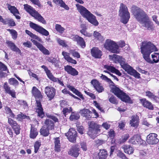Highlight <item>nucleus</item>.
<instances>
[{"label":"nucleus","mask_w":159,"mask_h":159,"mask_svg":"<svg viewBox=\"0 0 159 159\" xmlns=\"http://www.w3.org/2000/svg\"><path fill=\"white\" fill-rule=\"evenodd\" d=\"M140 49L143 58L147 62L150 64H153L154 63H157L159 61V53L154 52L151 55L153 61L150 57V54L152 52L157 51L155 46L151 42H143Z\"/></svg>","instance_id":"nucleus-1"},{"label":"nucleus","mask_w":159,"mask_h":159,"mask_svg":"<svg viewBox=\"0 0 159 159\" xmlns=\"http://www.w3.org/2000/svg\"><path fill=\"white\" fill-rule=\"evenodd\" d=\"M132 11L136 18L139 22L141 26L145 29L153 30L155 27L145 13L142 9L135 6H133Z\"/></svg>","instance_id":"nucleus-2"},{"label":"nucleus","mask_w":159,"mask_h":159,"mask_svg":"<svg viewBox=\"0 0 159 159\" xmlns=\"http://www.w3.org/2000/svg\"><path fill=\"white\" fill-rule=\"evenodd\" d=\"M109 57L110 58L112 59L115 63H119L121 67L129 74L136 78L139 79L140 78V74L126 63L125 59L122 57L115 54L109 55Z\"/></svg>","instance_id":"nucleus-3"},{"label":"nucleus","mask_w":159,"mask_h":159,"mask_svg":"<svg viewBox=\"0 0 159 159\" xmlns=\"http://www.w3.org/2000/svg\"><path fill=\"white\" fill-rule=\"evenodd\" d=\"M76 6L77 10L83 16L86 18L92 24L95 26L98 25V22L96 19L95 16L85 7L79 4H77Z\"/></svg>","instance_id":"nucleus-4"},{"label":"nucleus","mask_w":159,"mask_h":159,"mask_svg":"<svg viewBox=\"0 0 159 159\" xmlns=\"http://www.w3.org/2000/svg\"><path fill=\"white\" fill-rule=\"evenodd\" d=\"M119 15L121 17V21L126 24L129 21L130 15L127 7L122 3L120 5Z\"/></svg>","instance_id":"nucleus-5"},{"label":"nucleus","mask_w":159,"mask_h":159,"mask_svg":"<svg viewBox=\"0 0 159 159\" xmlns=\"http://www.w3.org/2000/svg\"><path fill=\"white\" fill-rule=\"evenodd\" d=\"M101 126L96 124L94 121H91L89 124L88 134L92 139H94L100 132Z\"/></svg>","instance_id":"nucleus-6"},{"label":"nucleus","mask_w":159,"mask_h":159,"mask_svg":"<svg viewBox=\"0 0 159 159\" xmlns=\"http://www.w3.org/2000/svg\"><path fill=\"white\" fill-rule=\"evenodd\" d=\"M24 7L25 9L38 21L43 24L46 23L44 18L31 6L28 4H25Z\"/></svg>","instance_id":"nucleus-7"},{"label":"nucleus","mask_w":159,"mask_h":159,"mask_svg":"<svg viewBox=\"0 0 159 159\" xmlns=\"http://www.w3.org/2000/svg\"><path fill=\"white\" fill-rule=\"evenodd\" d=\"M111 90L112 92L122 101L125 102H130L129 97L118 88L115 87L112 89Z\"/></svg>","instance_id":"nucleus-8"},{"label":"nucleus","mask_w":159,"mask_h":159,"mask_svg":"<svg viewBox=\"0 0 159 159\" xmlns=\"http://www.w3.org/2000/svg\"><path fill=\"white\" fill-rule=\"evenodd\" d=\"M104 46L106 49L112 53H118L119 52V46L112 40H106Z\"/></svg>","instance_id":"nucleus-9"},{"label":"nucleus","mask_w":159,"mask_h":159,"mask_svg":"<svg viewBox=\"0 0 159 159\" xmlns=\"http://www.w3.org/2000/svg\"><path fill=\"white\" fill-rule=\"evenodd\" d=\"M46 115L48 118L45 121V125L48 129L52 130L54 129V123L58 121V119L54 116Z\"/></svg>","instance_id":"nucleus-10"},{"label":"nucleus","mask_w":159,"mask_h":159,"mask_svg":"<svg viewBox=\"0 0 159 159\" xmlns=\"http://www.w3.org/2000/svg\"><path fill=\"white\" fill-rule=\"evenodd\" d=\"M30 26L31 28L43 35L47 36L49 34V33L47 30L37 24L31 22Z\"/></svg>","instance_id":"nucleus-11"},{"label":"nucleus","mask_w":159,"mask_h":159,"mask_svg":"<svg viewBox=\"0 0 159 159\" xmlns=\"http://www.w3.org/2000/svg\"><path fill=\"white\" fill-rule=\"evenodd\" d=\"M157 134L155 133H150L147 137V142L150 144H155L157 143L159 140L157 138Z\"/></svg>","instance_id":"nucleus-12"},{"label":"nucleus","mask_w":159,"mask_h":159,"mask_svg":"<svg viewBox=\"0 0 159 159\" xmlns=\"http://www.w3.org/2000/svg\"><path fill=\"white\" fill-rule=\"evenodd\" d=\"M65 135L70 142H74L75 141L77 132L73 128L70 129L68 132L66 133Z\"/></svg>","instance_id":"nucleus-13"},{"label":"nucleus","mask_w":159,"mask_h":159,"mask_svg":"<svg viewBox=\"0 0 159 159\" xmlns=\"http://www.w3.org/2000/svg\"><path fill=\"white\" fill-rule=\"evenodd\" d=\"M45 92L47 97L49 98L50 100L54 98L56 94L55 89L52 86L46 87L45 88Z\"/></svg>","instance_id":"nucleus-14"},{"label":"nucleus","mask_w":159,"mask_h":159,"mask_svg":"<svg viewBox=\"0 0 159 159\" xmlns=\"http://www.w3.org/2000/svg\"><path fill=\"white\" fill-rule=\"evenodd\" d=\"M31 41L44 54L48 55L50 54L49 51L44 47L41 44L34 39H31Z\"/></svg>","instance_id":"nucleus-15"},{"label":"nucleus","mask_w":159,"mask_h":159,"mask_svg":"<svg viewBox=\"0 0 159 159\" xmlns=\"http://www.w3.org/2000/svg\"><path fill=\"white\" fill-rule=\"evenodd\" d=\"M91 83L98 93H101L104 91L103 87L101 85L100 83L97 80H93L91 81Z\"/></svg>","instance_id":"nucleus-16"},{"label":"nucleus","mask_w":159,"mask_h":159,"mask_svg":"<svg viewBox=\"0 0 159 159\" xmlns=\"http://www.w3.org/2000/svg\"><path fill=\"white\" fill-rule=\"evenodd\" d=\"M68 153L70 155L77 157L80 154V149L78 146H73L68 152Z\"/></svg>","instance_id":"nucleus-17"},{"label":"nucleus","mask_w":159,"mask_h":159,"mask_svg":"<svg viewBox=\"0 0 159 159\" xmlns=\"http://www.w3.org/2000/svg\"><path fill=\"white\" fill-rule=\"evenodd\" d=\"M7 6L8 10L10 11V12L15 16L16 19H20V16L17 15V14H19V12L16 7L15 6H11V5L8 3L7 4Z\"/></svg>","instance_id":"nucleus-18"},{"label":"nucleus","mask_w":159,"mask_h":159,"mask_svg":"<svg viewBox=\"0 0 159 159\" xmlns=\"http://www.w3.org/2000/svg\"><path fill=\"white\" fill-rule=\"evenodd\" d=\"M64 69L68 74L72 76L77 75L78 74V71L71 66L67 65L65 66Z\"/></svg>","instance_id":"nucleus-19"},{"label":"nucleus","mask_w":159,"mask_h":159,"mask_svg":"<svg viewBox=\"0 0 159 159\" xmlns=\"http://www.w3.org/2000/svg\"><path fill=\"white\" fill-rule=\"evenodd\" d=\"M73 40L76 41L77 43L82 48L85 47V44L84 39L77 35H74L72 38Z\"/></svg>","instance_id":"nucleus-20"},{"label":"nucleus","mask_w":159,"mask_h":159,"mask_svg":"<svg viewBox=\"0 0 159 159\" xmlns=\"http://www.w3.org/2000/svg\"><path fill=\"white\" fill-rule=\"evenodd\" d=\"M91 53L95 58H100L102 55V52L97 47H94L91 49Z\"/></svg>","instance_id":"nucleus-21"},{"label":"nucleus","mask_w":159,"mask_h":159,"mask_svg":"<svg viewBox=\"0 0 159 159\" xmlns=\"http://www.w3.org/2000/svg\"><path fill=\"white\" fill-rule=\"evenodd\" d=\"M37 107L36 108V112L38 113V116L42 118L44 115L43 111V108L42 107L41 103L36 101Z\"/></svg>","instance_id":"nucleus-22"},{"label":"nucleus","mask_w":159,"mask_h":159,"mask_svg":"<svg viewBox=\"0 0 159 159\" xmlns=\"http://www.w3.org/2000/svg\"><path fill=\"white\" fill-rule=\"evenodd\" d=\"M6 43L8 47H9L11 50L18 53H21L20 50L16 46L13 42L11 41H7Z\"/></svg>","instance_id":"nucleus-23"},{"label":"nucleus","mask_w":159,"mask_h":159,"mask_svg":"<svg viewBox=\"0 0 159 159\" xmlns=\"http://www.w3.org/2000/svg\"><path fill=\"white\" fill-rule=\"evenodd\" d=\"M4 88L6 93L9 94L12 97L16 98V92L14 90H11L7 82H5L4 85Z\"/></svg>","instance_id":"nucleus-24"},{"label":"nucleus","mask_w":159,"mask_h":159,"mask_svg":"<svg viewBox=\"0 0 159 159\" xmlns=\"http://www.w3.org/2000/svg\"><path fill=\"white\" fill-rule=\"evenodd\" d=\"M131 119L130 123V126L135 128L137 127L139 124L138 116L137 115H134L132 116Z\"/></svg>","instance_id":"nucleus-25"},{"label":"nucleus","mask_w":159,"mask_h":159,"mask_svg":"<svg viewBox=\"0 0 159 159\" xmlns=\"http://www.w3.org/2000/svg\"><path fill=\"white\" fill-rule=\"evenodd\" d=\"M104 68L107 69L109 71H111L113 73H116L119 76L121 75V73L119 70L116 69L115 67L111 66L105 65L104 66Z\"/></svg>","instance_id":"nucleus-26"},{"label":"nucleus","mask_w":159,"mask_h":159,"mask_svg":"<svg viewBox=\"0 0 159 159\" xmlns=\"http://www.w3.org/2000/svg\"><path fill=\"white\" fill-rule=\"evenodd\" d=\"M62 54L64 56V58L67 61L74 64H76V61L70 57L69 53L65 51H63L62 52Z\"/></svg>","instance_id":"nucleus-27"},{"label":"nucleus","mask_w":159,"mask_h":159,"mask_svg":"<svg viewBox=\"0 0 159 159\" xmlns=\"http://www.w3.org/2000/svg\"><path fill=\"white\" fill-rule=\"evenodd\" d=\"M32 92L36 99H40L42 98L43 96L41 92L36 87L34 86L33 87Z\"/></svg>","instance_id":"nucleus-28"},{"label":"nucleus","mask_w":159,"mask_h":159,"mask_svg":"<svg viewBox=\"0 0 159 159\" xmlns=\"http://www.w3.org/2000/svg\"><path fill=\"white\" fill-rule=\"evenodd\" d=\"M80 113L83 116L85 117L87 119H89L91 117V112L87 109H84L80 110Z\"/></svg>","instance_id":"nucleus-29"},{"label":"nucleus","mask_w":159,"mask_h":159,"mask_svg":"<svg viewBox=\"0 0 159 159\" xmlns=\"http://www.w3.org/2000/svg\"><path fill=\"white\" fill-rule=\"evenodd\" d=\"M54 143L55 151L57 152H60L61 151V144L59 137L54 139Z\"/></svg>","instance_id":"nucleus-30"},{"label":"nucleus","mask_w":159,"mask_h":159,"mask_svg":"<svg viewBox=\"0 0 159 159\" xmlns=\"http://www.w3.org/2000/svg\"><path fill=\"white\" fill-rule=\"evenodd\" d=\"M125 153L128 154H131L134 152V149L129 145H125L122 147Z\"/></svg>","instance_id":"nucleus-31"},{"label":"nucleus","mask_w":159,"mask_h":159,"mask_svg":"<svg viewBox=\"0 0 159 159\" xmlns=\"http://www.w3.org/2000/svg\"><path fill=\"white\" fill-rule=\"evenodd\" d=\"M38 134V132L37 129L34 127L31 126L30 129V137L32 139H35Z\"/></svg>","instance_id":"nucleus-32"},{"label":"nucleus","mask_w":159,"mask_h":159,"mask_svg":"<svg viewBox=\"0 0 159 159\" xmlns=\"http://www.w3.org/2000/svg\"><path fill=\"white\" fill-rule=\"evenodd\" d=\"M53 2L57 4H59L60 6L64 8L66 10H68L69 7L68 6L66 5L62 0H53Z\"/></svg>","instance_id":"nucleus-33"},{"label":"nucleus","mask_w":159,"mask_h":159,"mask_svg":"<svg viewBox=\"0 0 159 159\" xmlns=\"http://www.w3.org/2000/svg\"><path fill=\"white\" fill-rule=\"evenodd\" d=\"M98 156L99 159H106L107 156V151L105 149L100 150Z\"/></svg>","instance_id":"nucleus-34"},{"label":"nucleus","mask_w":159,"mask_h":159,"mask_svg":"<svg viewBox=\"0 0 159 159\" xmlns=\"http://www.w3.org/2000/svg\"><path fill=\"white\" fill-rule=\"evenodd\" d=\"M49 130H50L47 128L43 127L40 129V133L41 135L46 137L48 136L50 134Z\"/></svg>","instance_id":"nucleus-35"},{"label":"nucleus","mask_w":159,"mask_h":159,"mask_svg":"<svg viewBox=\"0 0 159 159\" xmlns=\"http://www.w3.org/2000/svg\"><path fill=\"white\" fill-rule=\"evenodd\" d=\"M80 117V116L78 112H72L70 117V119L71 120L75 121L78 120Z\"/></svg>","instance_id":"nucleus-36"},{"label":"nucleus","mask_w":159,"mask_h":159,"mask_svg":"<svg viewBox=\"0 0 159 159\" xmlns=\"http://www.w3.org/2000/svg\"><path fill=\"white\" fill-rule=\"evenodd\" d=\"M146 95L149 98L152 100L157 102L159 99L156 96L154 95L150 91H147L146 92Z\"/></svg>","instance_id":"nucleus-37"},{"label":"nucleus","mask_w":159,"mask_h":159,"mask_svg":"<svg viewBox=\"0 0 159 159\" xmlns=\"http://www.w3.org/2000/svg\"><path fill=\"white\" fill-rule=\"evenodd\" d=\"M140 138V137L138 135H135L131 138L129 140L130 143L134 144L138 143Z\"/></svg>","instance_id":"nucleus-38"},{"label":"nucleus","mask_w":159,"mask_h":159,"mask_svg":"<svg viewBox=\"0 0 159 159\" xmlns=\"http://www.w3.org/2000/svg\"><path fill=\"white\" fill-rule=\"evenodd\" d=\"M52 81L54 82H57L58 84H60L62 86H64V84L63 83V82L61 81L58 78H56L54 77L53 75L51 76L49 78Z\"/></svg>","instance_id":"nucleus-39"},{"label":"nucleus","mask_w":159,"mask_h":159,"mask_svg":"<svg viewBox=\"0 0 159 159\" xmlns=\"http://www.w3.org/2000/svg\"><path fill=\"white\" fill-rule=\"evenodd\" d=\"M7 66L4 64H2L0 66V77L2 78L4 76L5 74L2 72V70L4 71L7 70Z\"/></svg>","instance_id":"nucleus-40"},{"label":"nucleus","mask_w":159,"mask_h":159,"mask_svg":"<svg viewBox=\"0 0 159 159\" xmlns=\"http://www.w3.org/2000/svg\"><path fill=\"white\" fill-rule=\"evenodd\" d=\"M143 105L144 107L150 110H153V108L152 103L146 100H145L143 102Z\"/></svg>","instance_id":"nucleus-41"},{"label":"nucleus","mask_w":159,"mask_h":159,"mask_svg":"<svg viewBox=\"0 0 159 159\" xmlns=\"http://www.w3.org/2000/svg\"><path fill=\"white\" fill-rule=\"evenodd\" d=\"M55 28L57 32L61 34L63 33L65 30L64 28L62 27L61 25L58 24L55 25Z\"/></svg>","instance_id":"nucleus-42"},{"label":"nucleus","mask_w":159,"mask_h":159,"mask_svg":"<svg viewBox=\"0 0 159 159\" xmlns=\"http://www.w3.org/2000/svg\"><path fill=\"white\" fill-rule=\"evenodd\" d=\"M101 78L103 80H104L107 82H108L109 84H110L111 85H114L115 84L111 80L108 78L107 76L102 74L101 76Z\"/></svg>","instance_id":"nucleus-43"},{"label":"nucleus","mask_w":159,"mask_h":159,"mask_svg":"<svg viewBox=\"0 0 159 159\" xmlns=\"http://www.w3.org/2000/svg\"><path fill=\"white\" fill-rule=\"evenodd\" d=\"M7 30L11 34L13 39L14 40L16 39L17 36V34L16 31L15 30L12 29H7Z\"/></svg>","instance_id":"nucleus-44"},{"label":"nucleus","mask_w":159,"mask_h":159,"mask_svg":"<svg viewBox=\"0 0 159 159\" xmlns=\"http://www.w3.org/2000/svg\"><path fill=\"white\" fill-rule=\"evenodd\" d=\"M94 36L99 40H102L103 39V37L98 32L95 31L93 33Z\"/></svg>","instance_id":"nucleus-45"},{"label":"nucleus","mask_w":159,"mask_h":159,"mask_svg":"<svg viewBox=\"0 0 159 159\" xmlns=\"http://www.w3.org/2000/svg\"><path fill=\"white\" fill-rule=\"evenodd\" d=\"M41 67L44 69V71H45L48 77L49 78L52 75V73L51 72L50 70H49L48 68L45 66L43 65L41 66Z\"/></svg>","instance_id":"nucleus-46"},{"label":"nucleus","mask_w":159,"mask_h":159,"mask_svg":"<svg viewBox=\"0 0 159 159\" xmlns=\"http://www.w3.org/2000/svg\"><path fill=\"white\" fill-rule=\"evenodd\" d=\"M8 122L11 126L12 128L14 127H15L16 125H18L16 121L10 118H8Z\"/></svg>","instance_id":"nucleus-47"},{"label":"nucleus","mask_w":159,"mask_h":159,"mask_svg":"<svg viewBox=\"0 0 159 159\" xmlns=\"http://www.w3.org/2000/svg\"><path fill=\"white\" fill-rule=\"evenodd\" d=\"M9 83L10 84L13 85H16L19 84L18 82L14 78L9 79Z\"/></svg>","instance_id":"nucleus-48"},{"label":"nucleus","mask_w":159,"mask_h":159,"mask_svg":"<svg viewBox=\"0 0 159 159\" xmlns=\"http://www.w3.org/2000/svg\"><path fill=\"white\" fill-rule=\"evenodd\" d=\"M57 40L58 43L62 46L63 47H66L67 46L65 40H62L60 38H57Z\"/></svg>","instance_id":"nucleus-49"},{"label":"nucleus","mask_w":159,"mask_h":159,"mask_svg":"<svg viewBox=\"0 0 159 159\" xmlns=\"http://www.w3.org/2000/svg\"><path fill=\"white\" fill-rule=\"evenodd\" d=\"M41 145V142L39 141H36L34 145V151L35 153H36L39 150V147Z\"/></svg>","instance_id":"nucleus-50"},{"label":"nucleus","mask_w":159,"mask_h":159,"mask_svg":"<svg viewBox=\"0 0 159 159\" xmlns=\"http://www.w3.org/2000/svg\"><path fill=\"white\" fill-rule=\"evenodd\" d=\"M12 128L14 131L16 135H18L20 133V126L19 125H17L15 127H14Z\"/></svg>","instance_id":"nucleus-51"},{"label":"nucleus","mask_w":159,"mask_h":159,"mask_svg":"<svg viewBox=\"0 0 159 159\" xmlns=\"http://www.w3.org/2000/svg\"><path fill=\"white\" fill-rule=\"evenodd\" d=\"M7 24H8L11 26H15L16 25L15 22L14 20L9 18H7Z\"/></svg>","instance_id":"nucleus-52"},{"label":"nucleus","mask_w":159,"mask_h":159,"mask_svg":"<svg viewBox=\"0 0 159 159\" xmlns=\"http://www.w3.org/2000/svg\"><path fill=\"white\" fill-rule=\"evenodd\" d=\"M72 111L71 107L64 108L63 109L62 112L63 114L66 116V115H67Z\"/></svg>","instance_id":"nucleus-53"},{"label":"nucleus","mask_w":159,"mask_h":159,"mask_svg":"<svg viewBox=\"0 0 159 159\" xmlns=\"http://www.w3.org/2000/svg\"><path fill=\"white\" fill-rule=\"evenodd\" d=\"M7 131L10 135V136L11 138L13 137V132L11 128L9 126H7L6 128Z\"/></svg>","instance_id":"nucleus-54"},{"label":"nucleus","mask_w":159,"mask_h":159,"mask_svg":"<svg viewBox=\"0 0 159 159\" xmlns=\"http://www.w3.org/2000/svg\"><path fill=\"white\" fill-rule=\"evenodd\" d=\"M70 53L74 57H76L77 58H80V54L77 52H76L75 51H72L70 52Z\"/></svg>","instance_id":"nucleus-55"},{"label":"nucleus","mask_w":159,"mask_h":159,"mask_svg":"<svg viewBox=\"0 0 159 159\" xmlns=\"http://www.w3.org/2000/svg\"><path fill=\"white\" fill-rule=\"evenodd\" d=\"M109 101L111 103L113 104H116L118 102L116 98L113 96L110 98Z\"/></svg>","instance_id":"nucleus-56"},{"label":"nucleus","mask_w":159,"mask_h":159,"mask_svg":"<svg viewBox=\"0 0 159 159\" xmlns=\"http://www.w3.org/2000/svg\"><path fill=\"white\" fill-rule=\"evenodd\" d=\"M93 104L97 108H98L101 111H103L102 108L100 107V106L99 104L96 101H95L93 102Z\"/></svg>","instance_id":"nucleus-57"},{"label":"nucleus","mask_w":159,"mask_h":159,"mask_svg":"<svg viewBox=\"0 0 159 159\" xmlns=\"http://www.w3.org/2000/svg\"><path fill=\"white\" fill-rule=\"evenodd\" d=\"M23 45L24 46L28 48H30L32 46V43L30 41H27L23 43Z\"/></svg>","instance_id":"nucleus-58"},{"label":"nucleus","mask_w":159,"mask_h":159,"mask_svg":"<svg viewBox=\"0 0 159 159\" xmlns=\"http://www.w3.org/2000/svg\"><path fill=\"white\" fill-rule=\"evenodd\" d=\"M26 117V116L24 115L22 113H21L17 115L16 119L18 120H20L21 119H25V118Z\"/></svg>","instance_id":"nucleus-59"},{"label":"nucleus","mask_w":159,"mask_h":159,"mask_svg":"<svg viewBox=\"0 0 159 159\" xmlns=\"http://www.w3.org/2000/svg\"><path fill=\"white\" fill-rule=\"evenodd\" d=\"M81 148L84 151H86L87 150V147L85 143L82 142L80 143Z\"/></svg>","instance_id":"nucleus-60"},{"label":"nucleus","mask_w":159,"mask_h":159,"mask_svg":"<svg viewBox=\"0 0 159 159\" xmlns=\"http://www.w3.org/2000/svg\"><path fill=\"white\" fill-rule=\"evenodd\" d=\"M115 135L114 131L113 130H111L108 132V136L111 138H113Z\"/></svg>","instance_id":"nucleus-61"},{"label":"nucleus","mask_w":159,"mask_h":159,"mask_svg":"<svg viewBox=\"0 0 159 159\" xmlns=\"http://www.w3.org/2000/svg\"><path fill=\"white\" fill-rule=\"evenodd\" d=\"M73 93H75L76 95L79 97L81 98H83V95L81 93L77 90L76 89H75V91Z\"/></svg>","instance_id":"nucleus-62"},{"label":"nucleus","mask_w":159,"mask_h":159,"mask_svg":"<svg viewBox=\"0 0 159 159\" xmlns=\"http://www.w3.org/2000/svg\"><path fill=\"white\" fill-rule=\"evenodd\" d=\"M105 142V141L100 140H97L96 141V143L97 146H100L103 143H104Z\"/></svg>","instance_id":"nucleus-63"},{"label":"nucleus","mask_w":159,"mask_h":159,"mask_svg":"<svg viewBox=\"0 0 159 159\" xmlns=\"http://www.w3.org/2000/svg\"><path fill=\"white\" fill-rule=\"evenodd\" d=\"M102 126L106 129H108L110 127V125L108 124L107 122L103 123Z\"/></svg>","instance_id":"nucleus-64"}]
</instances>
